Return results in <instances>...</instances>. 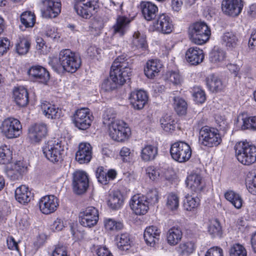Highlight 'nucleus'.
Wrapping results in <instances>:
<instances>
[{
  "label": "nucleus",
  "instance_id": "1",
  "mask_svg": "<svg viewBox=\"0 0 256 256\" xmlns=\"http://www.w3.org/2000/svg\"><path fill=\"white\" fill-rule=\"evenodd\" d=\"M131 60L122 55L118 57L113 62L110 71V76L104 80L102 88L105 92L115 90L118 84L122 85L132 76Z\"/></svg>",
  "mask_w": 256,
  "mask_h": 256
},
{
  "label": "nucleus",
  "instance_id": "2",
  "mask_svg": "<svg viewBox=\"0 0 256 256\" xmlns=\"http://www.w3.org/2000/svg\"><path fill=\"white\" fill-rule=\"evenodd\" d=\"M238 160L245 166H250L256 162V146L247 142H237L234 146Z\"/></svg>",
  "mask_w": 256,
  "mask_h": 256
},
{
  "label": "nucleus",
  "instance_id": "3",
  "mask_svg": "<svg viewBox=\"0 0 256 256\" xmlns=\"http://www.w3.org/2000/svg\"><path fill=\"white\" fill-rule=\"evenodd\" d=\"M188 35L192 42L200 45L208 40L211 30L205 22H198L190 26Z\"/></svg>",
  "mask_w": 256,
  "mask_h": 256
},
{
  "label": "nucleus",
  "instance_id": "4",
  "mask_svg": "<svg viewBox=\"0 0 256 256\" xmlns=\"http://www.w3.org/2000/svg\"><path fill=\"white\" fill-rule=\"evenodd\" d=\"M59 62L62 69L66 72H76L81 65L80 57L69 49L61 50L59 54Z\"/></svg>",
  "mask_w": 256,
  "mask_h": 256
},
{
  "label": "nucleus",
  "instance_id": "5",
  "mask_svg": "<svg viewBox=\"0 0 256 256\" xmlns=\"http://www.w3.org/2000/svg\"><path fill=\"white\" fill-rule=\"evenodd\" d=\"M42 152L48 160L57 163L62 160L64 150L61 141L52 140L45 144L42 148Z\"/></svg>",
  "mask_w": 256,
  "mask_h": 256
},
{
  "label": "nucleus",
  "instance_id": "6",
  "mask_svg": "<svg viewBox=\"0 0 256 256\" xmlns=\"http://www.w3.org/2000/svg\"><path fill=\"white\" fill-rule=\"evenodd\" d=\"M200 144L208 148L216 146L222 142V138L218 130L205 126L200 130Z\"/></svg>",
  "mask_w": 256,
  "mask_h": 256
},
{
  "label": "nucleus",
  "instance_id": "7",
  "mask_svg": "<svg viewBox=\"0 0 256 256\" xmlns=\"http://www.w3.org/2000/svg\"><path fill=\"white\" fill-rule=\"evenodd\" d=\"M170 154L174 160L181 163L184 162L190 158L192 150L188 144L178 141L171 145Z\"/></svg>",
  "mask_w": 256,
  "mask_h": 256
},
{
  "label": "nucleus",
  "instance_id": "8",
  "mask_svg": "<svg viewBox=\"0 0 256 256\" xmlns=\"http://www.w3.org/2000/svg\"><path fill=\"white\" fill-rule=\"evenodd\" d=\"M108 128L110 136L116 141L122 142L130 134V128L122 120H116Z\"/></svg>",
  "mask_w": 256,
  "mask_h": 256
},
{
  "label": "nucleus",
  "instance_id": "9",
  "mask_svg": "<svg viewBox=\"0 0 256 256\" xmlns=\"http://www.w3.org/2000/svg\"><path fill=\"white\" fill-rule=\"evenodd\" d=\"M1 129L2 132L8 138H18L22 133L20 122L12 118H8L3 121Z\"/></svg>",
  "mask_w": 256,
  "mask_h": 256
},
{
  "label": "nucleus",
  "instance_id": "10",
  "mask_svg": "<svg viewBox=\"0 0 256 256\" xmlns=\"http://www.w3.org/2000/svg\"><path fill=\"white\" fill-rule=\"evenodd\" d=\"M98 218V211L94 206L87 207L79 214V222L84 227L94 226L97 224Z\"/></svg>",
  "mask_w": 256,
  "mask_h": 256
},
{
  "label": "nucleus",
  "instance_id": "11",
  "mask_svg": "<svg viewBox=\"0 0 256 256\" xmlns=\"http://www.w3.org/2000/svg\"><path fill=\"white\" fill-rule=\"evenodd\" d=\"M92 117L88 108H82L76 111L72 120L75 126L78 129L86 130L91 125Z\"/></svg>",
  "mask_w": 256,
  "mask_h": 256
},
{
  "label": "nucleus",
  "instance_id": "12",
  "mask_svg": "<svg viewBox=\"0 0 256 256\" xmlns=\"http://www.w3.org/2000/svg\"><path fill=\"white\" fill-rule=\"evenodd\" d=\"M98 0H76L74 10L78 15L83 18H90L94 10Z\"/></svg>",
  "mask_w": 256,
  "mask_h": 256
},
{
  "label": "nucleus",
  "instance_id": "13",
  "mask_svg": "<svg viewBox=\"0 0 256 256\" xmlns=\"http://www.w3.org/2000/svg\"><path fill=\"white\" fill-rule=\"evenodd\" d=\"M28 138L32 143H38L44 138L48 134V128L43 123L34 124L28 128Z\"/></svg>",
  "mask_w": 256,
  "mask_h": 256
},
{
  "label": "nucleus",
  "instance_id": "14",
  "mask_svg": "<svg viewBox=\"0 0 256 256\" xmlns=\"http://www.w3.org/2000/svg\"><path fill=\"white\" fill-rule=\"evenodd\" d=\"M130 205L132 210L137 215L144 214L149 209L147 198L145 196L140 194L134 196L130 200Z\"/></svg>",
  "mask_w": 256,
  "mask_h": 256
},
{
  "label": "nucleus",
  "instance_id": "15",
  "mask_svg": "<svg viewBox=\"0 0 256 256\" xmlns=\"http://www.w3.org/2000/svg\"><path fill=\"white\" fill-rule=\"evenodd\" d=\"M44 5L42 14L46 18H56L60 12V0H42Z\"/></svg>",
  "mask_w": 256,
  "mask_h": 256
},
{
  "label": "nucleus",
  "instance_id": "16",
  "mask_svg": "<svg viewBox=\"0 0 256 256\" xmlns=\"http://www.w3.org/2000/svg\"><path fill=\"white\" fill-rule=\"evenodd\" d=\"M58 206V199L53 195L44 196L39 201L40 210L45 214L54 212L56 210Z\"/></svg>",
  "mask_w": 256,
  "mask_h": 256
},
{
  "label": "nucleus",
  "instance_id": "17",
  "mask_svg": "<svg viewBox=\"0 0 256 256\" xmlns=\"http://www.w3.org/2000/svg\"><path fill=\"white\" fill-rule=\"evenodd\" d=\"M74 190L78 194L84 192L88 186V176L84 172L78 171L74 174Z\"/></svg>",
  "mask_w": 256,
  "mask_h": 256
},
{
  "label": "nucleus",
  "instance_id": "18",
  "mask_svg": "<svg viewBox=\"0 0 256 256\" xmlns=\"http://www.w3.org/2000/svg\"><path fill=\"white\" fill-rule=\"evenodd\" d=\"M242 7V0H224L222 4L223 12L232 16H238L241 12Z\"/></svg>",
  "mask_w": 256,
  "mask_h": 256
},
{
  "label": "nucleus",
  "instance_id": "19",
  "mask_svg": "<svg viewBox=\"0 0 256 256\" xmlns=\"http://www.w3.org/2000/svg\"><path fill=\"white\" fill-rule=\"evenodd\" d=\"M29 76L34 81L46 84L50 79L48 72L40 66H32L28 70Z\"/></svg>",
  "mask_w": 256,
  "mask_h": 256
},
{
  "label": "nucleus",
  "instance_id": "20",
  "mask_svg": "<svg viewBox=\"0 0 256 256\" xmlns=\"http://www.w3.org/2000/svg\"><path fill=\"white\" fill-rule=\"evenodd\" d=\"M160 234V230L158 226H147L144 233V238L146 244L152 247L154 246L159 242Z\"/></svg>",
  "mask_w": 256,
  "mask_h": 256
},
{
  "label": "nucleus",
  "instance_id": "21",
  "mask_svg": "<svg viewBox=\"0 0 256 256\" xmlns=\"http://www.w3.org/2000/svg\"><path fill=\"white\" fill-rule=\"evenodd\" d=\"M92 158V148L90 144L86 142L80 144L76 154V160L80 164H86L90 162Z\"/></svg>",
  "mask_w": 256,
  "mask_h": 256
},
{
  "label": "nucleus",
  "instance_id": "22",
  "mask_svg": "<svg viewBox=\"0 0 256 256\" xmlns=\"http://www.w3.org/2000/svg\"><path fill=\"white\" fill-rule=\"evenodd\" d=\"M154 25L158 30L164 34H170L174 28L170 18L164 14L158 16Z\"/></svg>",
  "mask_w": 256,
  "mask_h": 256
},
{
  "label": "nucleus",
  "instance_id": "23",
  "mask_svg": "<svg viewBox=\"0 0 256 256\" xmlns=\"http://www.w3.org/2000/svg\"><path fill=\"white\" fill-rule=\"evenodd\" d=\"M130 100L131 104L134 108L140 110L147 102L148 96L144 90H135L131 92Z\"/></svg>",
  "mask_w": 256,
  "mask_h": 256
},
{
  "label": "nucleus",
  "instance_id": "24",
  "mask_svg": "<svg viewBox=\"0 0 256 256\" xmlns=\"http://www.w3.org/2000/svg\"><path fill=\"white\" fill-rule=\"evenodd\" d=\"M130 22L131 20L125 16H118L112 28L113 34L120 36L124 35L129 28Z\"/></svg>",
  "mask_w": 256,
  "mask_h": 256
},
{
  "label": "nucleus",
  "instance_id": "25",
  "mask_svg": "<svg viewBox=\"0 0 256 256\" xmlns=\"http://www.w3.org/2000/svg\"><path fill=\"white\" fill-rule=\"evenodd\" d=\"M27 167L23 162L16 161L10 164L6 170V174L12 180H18L26 171Z\"/></svg>",
  "mask_w": 256,
  "mask_h": 256
},
{
  "label": "nucleus",
  "instance_id": "26",
  "mask_svg": "<svg viewBox=\"0 0 256 256\" xmlns=\"http://www.w3.org/2000/svg\"><path fill=\"white\" fill-rule=\"evenodd\" d=\"M140 8L142 16L148 21L154 20L158 14V8L152 2L148 1L142 2Z\"/></svg>",
  "mask_w": 256,
  "mask_h": 256
},
{
  "label": "nucleus",
  "instance_id": "27",
  "mask_svg": "<svg viewBox=\"0 0 256 256\" xmlns=\"http://www.w3.org/2000/svg\"><path fill=\"white\" fill-rule=\"evenodd\" d=\"M187 62L192 65H197L202 62L204 58L202 50L197 46L189 48L186 53Z\"/></svg>",
  "mask_w": 256,
  "mask_h": 256
},
{
  "label": "nucleus",
  "instance_id": "28",
  "mask_svg": "<svg viewBox=\"0 0 256 256\" xmlns=\"http://www.w3.org/2000/svg\"><path fill=\"white\" fill-rule=\"evenodd\" d=\"M186 184L188 187L195 192H200L204 187L202 176L196 173L192 174L188 176Z\"/></svg>",
  "mask_w": 256,
  "mask_h": 256
},
{
  "label": "nucleus",
  "instance_id": "29",
  "mask_svg": "<svg viewBox=\"0 0 256 256\" xmlns=\"http://www.w3.org/2000/svg\"><path fill=\"white\" fill-rule=\"evenodd\" d=\"M41 108L43 114L48 118H58L61 116V109L48 102H42Z\"/></svg>",
  "mask_w": 256,
  "mask_h": 256
},
{
  "label": "nucleus",
  "instance_id": "30",
  "mask_svg": "<svg viewBox=\"0 0 256 256\" xmlns=\"http://www.w3.org/2000/svg\"><path fill=\"white\" fill-rule=\"evenodd\" d=\"M16 200L20 204H28L32 198V195L28 188L25 185H22L15 190Z\"/></svg>",
  "mask_w": 256,
  "mask_h": 256
},
{
  "label": "nucleus",
  "instance_id": "31",
  "mask_svg": "<svg viewBox=\"0 0 256 256\" xmlns=\"http://www.w3.org/2000/svg\"><path fill=\"white\" fill-rule=\"evenodd\" d=\"M162 65L160 60H149L146 62L144 68V74L148 78H153L158 74L162 68Z\"/></svg>",
  "mask_w": 256,
  "mask_h": 256
},
{
  "label": "nucleus",
  "instance_id": "32",
  "mask_svg": "<svg viewBox=\"0 0 256 256\" xmlns=\"http://www.w3.org/2000/svg\"><path fill=\"white\" fill-rule=\"evenodd\" d=\"M14 98L16 104L20 106H25L28 102V94L24 87L16 88L14 90Z\"/></svg>",
  "mask_w": 256,
  "mask_h": 256
},
{
  "label": "nucleus",
  "instance_id": "33",
  "mask_svg": "<svg viewBox=\"0 0 256 256\" xmlns=\"http://www.w3.org/2000/svg\"><path fill=\"white\" fill-rule=\"evenodd\" d=\"M237 126L242 130H251L256 131V116L244 118L238 116Z\"/></svg>",
  "mask_w": 256,
  "mask_h": 256
},
{
  "label": "nucleus",
  "instance_id": "34",
  "mask_svg": "<svg viewBox=\"0 0 256 256\" xmlns=\"http://www.w3.org/2000/svg\"><path fill=\"white\" fill-rule=\"evenodd\" d=\"M222 44L228 50H232L238 45V38L232 32H228L223 34L221 37Z\"/></svg>",
  "mask_w": 256,
  "mask_h": 256
},
{
  "label": "nucleus",
  "instance_id": "35",
  "mask_svg": "<svg viewBox=\"0 0 256 256\" xmlns=\"http://www.w3.org/2000/svg\"><path fill=\"white\" fill-rule=\"evenodd\" d=\"M123 197L119 190H114L109 195L108 206L114 210L119 209L123 204Z\"/></svg>",
  "mask_w": 256,
  "mask_h": 256
},
{
  "label": "nucleus",
  "instance_id": "36",
  "mask_svg": "<svg viewBox=\"0 0 256 256\" xmlns=\"http://www.w3.org/2000/svg\"><path fill=\"white\" fill-rule=\"evenodd\" d=\"M208 88L212 92H218L222 90L224 86L222 80L214 74L210 75L206 78Z\"/></svg>",
  "mask_w": 256,
  "mask_h": 256
},
{
  "label": "nucleus",
  "instance_id": "37",
  "mask_svg": "<svg viewBox=\"0 0 256 256\" xmlns=\"http://www.w3.org/2000/svg\"><path fill=\"white\" fill-rule=\"evenodd\" d=\"M182 233L178 227L173 226L168 232L166 238L168 243L170 246H175L181 240Z\"/></svg>",
  "mask_w": 256,
  "mask_h": 256
},
{
  "label": "nucleus",
  "instance_id": "38",
  "mask_svg": "<svg viewBox=\"0 0 256 256\" xmlns=\"http://www.w3.org/2000/svg\"><path fill=\"white\" fill-rule=\"evenodd\" d=\"M132 44L133 48L140 50L141 51L146 50L148 47L146 36L138 31L135 32L133 34Z\"/></svg>",
  "mask_w": 256,
  "mask_h": 256
},
{
  "label": "nucleus",
  "instance_id": "39",
  "mask_svg": "<svg viewBox=\"0 0 256 256\" xmlns=\"http://www.w3.org/2000/svg\"><path fill=\"white\" fill-rule=\"evenodd\" d=\"M210 60L216 64H222L226 58V52L222 48L214 46L210 54Z\"/></svg>",
  "mask_w": 256,
  "mask_h": 256
},
{
  "label": "nucleus",
  "instance_id": "40",
  "mask_svg": "<svg viewBox=\"0 0 256 256\" xmlns=\"http://www.w3.org/2000/svg\"><path fill=\"white\" fill-rule=\"evenodd\" d=\"M118 248L122 250H128L132 242L130 234L127 232L118 234L116 238Z\"/></svg>",
  "mask_w": 256,
  "mask_h": 256
},
{
  "label": "nucleus",
  "instance_id": "41",
  "mask_svg": "<svg viewBox=\"0 0 256 256\" xmlns=\"http://www.w3.org/2000/svg\"><path fill=\"white\" fill-rule=\"evenodd\" d=\"M157 154L156 147L152 145H147L142 150L140 156L143 160L148 162L154 160Z\"/></svg>",
  "mask_w": 256,
  "mask_h": 256
},
{
  "label": "nucleus",
  "instance_id": "42",
  "mask_svg": "<svg viewBox=\"0 0 256 256\" xmlns=\"http://www.w3.org/2000/svg\"><path fill=\"white\" fill-rule=\"evenodd\" d=\"M20 20L26 28H32L36 22V16L34 13L26 11L21 14Z\"/></svg>",
  "mask_w": 256,
  "mask_h": 256
},
{
  "label": "nucleus",
  "instance_id": "43",
  "mask_svg": "<svg viewBox=\"0 0 256 256\" xmlns=\"http://www.w3.org/2000/svg\"><path fill=\"white\" fill-rule=\"evenodd\" d=\"M246 182L248 192L252 194H256V170H252L248 174Z\"/></svg>",
  "mask_w": 256,
  "mask_h": 256
},
{
  "label": "nucleus",
  "instance_id": "44",
  "mask_svg": "<svg viewBox=\"0 0 256 256\" xmlns=\"http://www.w3.org/2000/svg\"><path fill=\"white\" fill-rule=\"evenodd\" d=\"M194 244L192 242L181 243L176 248L178 252L182 256H188L194 250Z\"/></svg>",
  "mask_w": 256,
  "mask_h": 256
},
{
  "label": "nucleus",
  "instance_id": "45",
  "mask_svg": "<svg viewBox=\"0 0 256 256\" xmlns=\"http://www.w3.org/2000/svg\"><path fill=\"white\" fill-rule=\"evenodd\" d=\"M174 101V107L179 115H184L186 114L187 110V104L186 101L180 97H171Z\"/></svg>",
  "mask_w": 256,
  "mask_h": 256
},
{
  "label": "nucleus",
  "instance_id": "46",
  "mask_svg": "<svg viewBox=\"0 0 256 256\" xmlns=\"http://www.w3.org/2000/svg\"><path fill=\"white\" fill-rule=\"evenodd\" d=\"M208 232L213 236H221L222 229L219 221L217 219H212L209 220Z\"/></svg>",
  "mask_w": 256,
  "mask_h": 256
},
{
  "label": "nucleus",
  "instance_id": "47",
  "mask_svg": "<svg viewBox=\"0 0 256 256\" xmlns=\"http://www.w3.org/2000/svg\"><path fill=\"white\" fill-rule=\"evenodd\" d=\"M226 198L230 201L236 208H240L242 206V200L240 196L233 191H228L224 194Z\"/></svg>",
  "mask_w": 256,
  "mask_h": 256
},
{
  "label": "nucleus",
  "instance_id": "48",
  "mask_svg": "<svg viewBox=\"0 0 256 256\" xmlns=\"http://www.w3.org/2000/svg\"><path fill=\"white\" fill-rule=\"evenodd\" d=\"M12 160V152L9 146L4 144L0 146V164H8Z\"/></svg>",
  "mask_w": 256,
  "mask_h": 256
},
{
  "label": "nucleus",
  "instance_id": "49",
  "mask_svg": "<svg viewBox=\"0 0 256 256\" xmlns=\"http://www.w3.org/2000/svg\"><path fill=\"white\" fill-rule=\"evenodd\" d=\"M116 120H119L116 118V113L114 109L112 108H107L106 110L102 115V122L107 127L113 124Z\"/></svg>",
  "mask_w": 256,
  "mask_h": 256
},
{
  "label": "nucleus",
  "instance_id": "50",
  "mask_svg": "<svg viewBox=\"0 0 256 256\" xmlns=\"http://www.w3.org/2000/svg\"><path fill=\"white\" fill-rule=\"evenodd\" d=\"M200 203L198 198H194L192 196H187L184 200V207L188 211H192L197 208Z\"/></svg>",
  "mask_w": 256,
  "mask_h": 256
},
{
  "label": "nucleus",
  "instance_id": "51",
  "mask_svg": "<svg viewBox=\"0 0 256 256\" xmlns=\"http://www.w3.org/2000/svg\"><path fill=\"white\" fill-rule=\"evenodd\" d=\"M162 127L164 130L170 132L176 128V124L170 116L166 115L160 120Z\"/></svg>",
  "mask_w": 256,
  "mask_h": 256
},
{
  "label": "nucleus",
  "instance_id": "52",
  "mask_svg": "<svg viewBox=\"0 0 256 256\" xmlns=\"http://www.w3.org/2000/svg\"><path fill=\"white\" fill-rule=\"evenodd\" d=\"M30 46V43L27 39L20 38L19 41L16 44V51L19 54H24L28 52Z\"/></svg>",
  "mask_w": 256,
  "mask_h": 256
},
{
  "label": "nucleus",
  "instance_id": "53",
  "mask_svg": "<svg viewBox=\"0 0 256 256\" xmlns=\"http://www.w3.org/2000/svg\"><path fill=\"white\" fill-rule=\"evenodd\" d=\"M178 206L179 198L178 196L174 193L169 194L167 196L166 203L168 208L174 210L178 208Z\"/></svg>",
  "mask_w": 256,
  "mask_h": 256
},
{
  "label": "nucleus",
  "instance_id": "54",
  "mask_svg": "<svg viewBox=\"0 0 256 256\" xmlns=\"http://www.w3.org/2000/svg\"><path fill=\"white\" fill-rule=\"evenodd\" d=\"M192 96L194 100L196 103L202 104L206 100V96L204 92L199 86H194L192 90Z\"/></svg>",
  "mask_w": 256,
  "mask_h": 256
},
{
  "label": "nucleus",
  "instance_id": "55",
  "mask_svg": "<svg viewBox=\"0 0 256 256\" xmlns=\"http://www.w3.org/2000/svg\"><path fill=\"white\" fill-rule=\"evenodd\" d=\"M230 256H246L247 252L244 246L236 244L232 245L230 249Z\"/></svg>",
  "mask_w": 256,
  "mask_h": 256
},
{
  "label": "nucleus",
  "instance_id": "56",
  "mask_svg": "<svg viewBox=\"0 0 256 256\" xmlns=\"http://www.w3.org/2000/svg\"><path fill=\"white\" fill-rule=\"evenodd\" d=\"M104 226L108 230L116 231L122 230L124 227L122 223L111 218L106 220L104 221Z\"/></svg>",
  "mask_w": 256,
  "mask_h": 256
},
{
  "label": "nucleus",
  "instance_id": "57",
  "mask_svg": "<svg viewBox=\"0 0 256 256\" xmlns=\"http://www.w3.org/2000/svg\"><path fill=\"white\" fill-rule=\"evenodd\" d=\"M166 75L168 80L175 85L180 84L182 82V78L178 71H170Z\"/></svg>",
  "mask_w": 256,
  "mask_h": 256
},
{
  "label": "nucleus",
  "instance_id": "58",
  "mask_svg": "<svg viewBox=\"0 0 256 256\" xmlns=\"http://www.w3.org/2000/svg\"><path fill=\"white\" fill-rule=\"evenodd\" d=\"M96 177L98 182L102 184H106L108 182V179L107 178L106 172L104 170V168L102 166L97 168L96 172Z\"/></svg>",
  "mask_w": 256,
  "mask_h": 256
},
{
  "label": "nucleus",
  "instance_id": "59",
  "mask_svg": "<svg viewBox=\"0 0 256 256\" xmlns=\"http://www.w3.org/2000/svg\"><path fill=\"white\" fill-rule=\"evenodd\" d=\"M120 155L124 162H128L133 157V151L128 148L124 146L120 152Z\"/></svg>",
  "mask_w": 256,
  "mask_h": 256
},
{
  "label": "nucleus",
  "instance_id": "60",
  "mask_svg": "<svg viewBox=\"0 0 256 256\" xmlns=\"http://www.w3.org/2000/svg\"><path fill=\"white\" fill-rule=\"evenodd\" d=\"M146 198H147L148 204H154L158 201V192L156 189L150 190L148 192Z\"/></svg>",
  "mask_w": 256,
  "mask_h": 256
},
{
  "label": "nucleus",
  "instance_id": "61",
  "mask_svg": "<svg viewBox=\"0 0 256 256\" xmlns=\"http://www.w3.org/2000/svg\"><path fill=\"white\" fill-rule=\"evenodd\" d=\"M10 46V42L8 38H0V56L6 53L9 50Z\"/></svg>",
  "mask_w": 256,
  "mask_h": 256
},
{
  "label": "nucleus",
  "instance_id": "62",
  "mask_svg": "<svg viewBox=\"0 0 256 256\" xmlns=\"http://www.w3.org/2000/svg\"><path fill=\"white\" fill-rule=\"evenodd\" d=\"M146 175L152 180H155L159 177L160 172L154 166H150L148 167L146 170Z\"/></svg>",
  "mask_w": 256,
  "mask_h": 256
},
{
  "label": "nucleus",
  "instance_id": "63",
  "mask_svg": "<svg viewBox=\"0 0 256 256\" xmlns=\"http://www.w3.org/2000/svg\"><path fill=\"white\" fill-rule=\"evenodd\" d=\"M205 256H224L223 250L218 246L213 247L208 250Z\"/></svg>",
  "mask_w": 256,
  "mask_h": 256
},
{
  "label": "nucleus",
  "instance_id": "64",
  "mask_svg": "<svg viewBox=\"0 0 256 256\" xmlns=\"http://www.w3.org/2000/svg\"><path fill=\"white\" fill-rule=\"evenodd\" d=\"M52 256H68L66 247L63 246H56Z\"/></svg>",
  "mask_w": 256,
  "mask_h": 256
}]
</instances>
